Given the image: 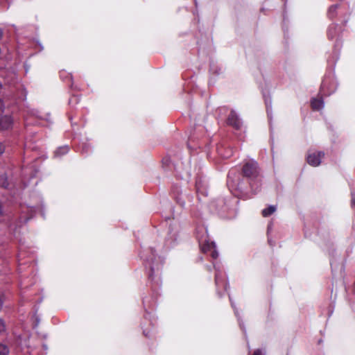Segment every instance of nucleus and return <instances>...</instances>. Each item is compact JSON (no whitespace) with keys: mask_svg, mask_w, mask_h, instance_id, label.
<instances>
[{"mask_svg":"<svg viewBox=\"0 0 355 355\" xmlns=\"http://www.w3.org/2000/svg\"><path fill=\"white\" fill-rule=\"evenodd\" d=\"M242 173L243 175L250 180L251 188L254 189V183L252 182L259 175V168L258 163L252 159L245 162L242 168Z\"/></svg>","mask_w":355,"mask_h":355,"instance_id":"nucleus-1","label":"nucleus"},{"mask_svg":"<svg viewBox=\"0 0 355 355\" xmlns=\"http://www.w3.org/2000/svg\"><path fill=\"white\" fill-rule=\"evenodd\" d=\"M324 154L323 152H318L317 154H309L307 156V162L313 166H318L320 165L321 159L324 157Z\"/></svg>","mask_w":355,"mask_h":355,"instance_id":"nucleus-2","label":"nucleus"},{"mask_svg":"<svg viewBox=\"0 0 355 355\" xmlns=\"http://www.w3.org/2000/svg\"><path fill=\"white\" fill-rule=\"evenodd\" d=\"M228 123L236 129H239L241 125V122L235 112H231L227 119Z\"/></svg>","mask_w":355,"mask_h":355,"instance_id":"nucleus-3","label":"nucleus"},{"mask_svg":"<svg viewBox=\"0 0 355 355\" xmlns=\"http://www.w3.org/2000/svg\"><path fill=\"white\" fill-rule=\"evenodd\" d=\"M12 124V119L10 116L5 115L0 117V126L3 129H8Z\"/></svg>","mask_w":355,"mask_h":355,"instance_id":"nucleus-4","label":"nucleus"},{"mask_svg":"<svg viewBox=\"0 0 355 355\" xmlns=\"http://www.w3.org/2000/svg\"><path fill=\"white\" fill-rule=\"evenodd\" d=\"M311 107L313 110H320L324 107V102L321 98H313L311 101Z\"/></svg>","mask_w":355,"mask_h":355,"instance_id":"nucleus-5","label":"nucleus"},{"mask_svg":"<svg viewBox=\"0 0 355 355\" xmlns=\"http://www.w3.org/2000/svg\"><path fill=\"white\" fill-rule=\"evenodd\" d=\"M200 245L201 246L202 251L204 252H207L211 251L213 248H216L214 243H209V241H205L204 243H202L200 241Z\"/></svg>","mask_w":355,"mask_h":355,"instance_id":"nucleus-6","label":"nucleus"},{"mask_svg":"<svg viewBox=\"0 0 355 355\" xmlns=\"http://www.w3.org/2000/svg\"><path fill=\"white\" fill-rule=\"evenodd\" d=\"M276 211V207L274 205H270L268 208H266L262 210V215L263 217H268Z\"/></svg>","mask_w":355,"mask_h":355,"instance_id":"nucleus-7","label":"nucleus"},{"mask_svg":"<svg viewBox=\"0 0 355 355\" xmlns=\"http://www.w3.org/2000/svg\"><path fill=\"white\" fill-rule=\"evenodd\" d=\"M68 150H69L68 146H62V147L58 148L56 150V151L55 152V156H61V155H63L67 153Z\"/></svg>","mask_w":355,"mask_h":355,"instance_id":"nucleus-8","label":"nucleus"},{"mask_svg":"<svg viewBox=\"0 0 355 355\" xmlns=\"http://www.w3.org/2000/svg\"><path fill=\"white\" fill-rule=\"evenodd\" d=\"M337 26L332 24L329 27L328 29V37L331 39L334 38L336 31Z\"/></svg>","mask_w":355,"mask_h":355,"instance_id":"nucleus-9","label":"nucleus"},{"mask_svg":"<svg viewBox=\"0 0 355 355\" xmlns=\"http://www.w3.org/2000/svg\"><path fill=\"white\" fill-rule=\"evenodd\" d=\"M9 350L6 345L0 343V355H8Z\"/></svg>","mask_w":355,"mask_h":355,"instance_id":"nucleus-10","label":"nucleus"},{"mask_svg":"<svg viewBox=\"0 0 355 355\" xmlns=\"http://www.w3.org/2000/svg\"><path fill=\"white\" fill-rule=\"evenodd\" d=\"M337 9V5L331 6L328 10V15L330 18H333L334 17V13Z\"/></svg>","mask_w":355,"mask_h":355,"instance_id":"nucleus-11","label":"nucleus"},{"mask_svg":"<svg viewBox=\"0 0 355 355\" xmlns=\"http://www.w3.org/2000/svg\"><path fill=\"white\" fill-rule=\"evenodd\" d=\"M6 331V324L4 321L0 319V334H3Z\"/></svg>","mask_w":355,"mask_h":355,"instance_id":"nucleus-12","label":"nucleus"},{"mask_svg":"<svg viewBox=\"0 0 355 355\" xmlns=\"http://www.w3.org/2000/svg\"><path fill=\"white\" fill-rule=\"evenodd\" d=\"M211 256L213 259H216L218 258V252L216 250V248H213L211 251Z\"/></svg>","mask_w":355,"mask_h":355,"instance_id":"nucleus-13","label":"nucleus"},{"mask_svg":"<svg viewBox=\"0 0 355 355\" xmlns=\"http://www.w3.org/2000/svg\"><path fill=\"white\" fill-rule=\"evenodd\" d=\"M215 282L216 286H219V284H220V279L218 272L215 275Z\"/></svg>","mask_w":355,"mask_h":355,"instance_id":"nucleus-14","label":"nucleus"},{"mask_svg":"<svg viewBox=\"0 0 355 355\" xmlns=\"http://www.w3.org/2000/svg\"><path fill=\"white\" fill-rule=\"evenodd\" d=\"M1 87H2V84L0 82V89L1 88ZM3 108V103L2 101L0 99V114L2 112Z\"/></svg>","mask_w":355,"mask_h":355,"instance_id":"nucleus-15","label":"nucleus"},{"mask_svg":"<svg viewBox=\"0 0 355 355\" xmlns=\"http://www.w3.org/2000/svg\"><path fill=\"white\" fill-rule=\"evenodd\" d=\"M252 355H262V353L260 349H256Z\"/></svg>","mask_w":355,"mask_h":355,"instance_id":"nucleus-16","label":"nucleus"},{"mask_svg":"<svg viewBox=\"0 0 355 355\" xmlns=\"http://www.w3.org/2000/svg\"><path fill=\"white\" fill-rule=\"evenodd\" d=\"M4 151L3 146L0 143V154L3 153Z\"/></svg>","mask_w":355,"mask_h":355,"instance_id":"nucleus-17","label":"nucleus"},{"mask_svg":"<svg viewBox=\"0 0 355 355\" xmlns=\"http://www.w3.org/2000/svg\"><path fill=\"white\" fill-rule=\"evenodd\" d=\"M231 175H232V174H230V173L228 175V182H228L229 184H231V181H232V176Z\"/></svg>","mask_w":355,"mask_h":355,"instance_id":"nucleus-18","label":"nucleus"},{"mask_svg":"<svg viewBox=\"0 0 355 355\" xmlns=\"http://www.w3.org/2000/svg\"><path fill=\"white\" fill-rule=\"evenodd\" d=\"M352 205L355 206V198H354V196H352Z\"/></svg>","mask_w":355,"mask_h":355,"instance_id":"nucleus-19","label":"nucleus"},{"mask_svg":"<svg viewBox=\"0 0 355 355\" xmlns=\"http://www.w3.org/2000/svg\"><path fill=\"white\" fill-rule=\"evenodd\" d=\"M2 306H3V301H2L1 298L0 297V310L2 308Z\"/></svg>","mask_w":355,"mask_h":355,"instance_id":"nucleus-20","label":"nucleus"},{"mask_svg":"<svg viewBox=\"0 0 355 355\" xmlns=\"http://www.w3.org/2000/svg\"><path fill=\"white\" fill-rule=\"evenodd\" d=\"M2 36H3V31L1 28H0V40L1 39Z\"/></svg>","mask_w":355,"mask_h":355,"instance_id":"nucleus-21","label":"nucleus"},{"mask_svg":"<svg viewBox=\"0 0 355 355\" xmlns=\"http://www.w3.org/2000/svg\"><path fill=\"white\" fill-rule=\"evenodd\" d=\"M2 214H3V210H2L1 205L0 204V216H1Z\"/></svg>","mask_w":355,"mask_h":355,"instance_id":"nucleus-22","label":"nucleus"},{"mask_svg":"<svg viewBox=\"0 0 355 355\" xmlns=\"http://www.w3.org/2000/svg\"><path fill=\"white\" fill-rule=\"evenodd\" d=\"M324 85H325V83H324V81H323L322 83V89L324 88Z\"/></svg>","mask_w":355,"mask_h":355,"instance_id":"nucleus-23","label":"nucleus"},{"mask_svg":"<svg viewBox=\"0 0 355 355\" xmlns=\"http://www.w3.org/2000/svg\"><path fill=\"white\" fill-rule=\"evenodd\" d=\"M2 187L6 188L8 187V184L3 183Z\"/></svg>","mask_w":355,"mask_h":355,"instance_id":"nucleus-24","label":"nucleus"},{"mask_svg":"<svg viewBox=\"0 0 355 355\" xmlns=\"http://www.w3.org/2000/svg\"><path fill=\"white\" fill-rule=\"evenodd\" d=\"M222 285L224 286L225 288L226 289V284L225 282L222 283Z\"/></svg>","mask_w":355,"mask_h":355,"instance_id":"nucleus-25","label":"nucleus"}]
</instances>
